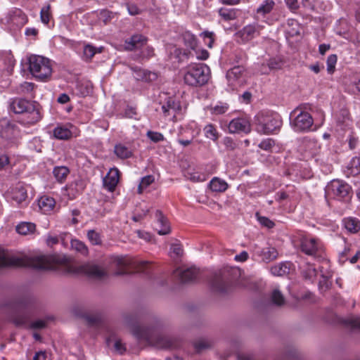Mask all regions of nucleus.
Segmentation results:
<instances>
[{
    "label": "nucleus",
    "mask_w": 360,
    "mask_h": 360,
    "mask_svg": "<svg viewBox=\"0 0 360 360\" xmlns=\"http://www.w3.org/2000/svg\"><path fill=\"white\" fill-rule=\"evenodd\" d=\"M86 187L84 180L80 177L75 179L65 186V193L69 199L73 200L81 195Z\"/></svg>",
    "instance_id": "14"
},
{
    "label": "nucleus",
    "mask_w": 360,
    "mask_h": 360,
    "mask_svg": "<svg viewBox=\"0 0 360 360\" xmlns=\"http://www.w3.org/2000/svg\"><path fill=\"white\" fill-rule=\"evenodd\" d=\"M287 24L288 26H291V27H293L291 31H289V33L292 36L300 34V26L297 20L293 19L288 20Z\"/></svg>",
    "instance_id": "51"
},
{
    "label": "nucleus",
    "mask_w": 360,
    "mask_h": 360,
    "mask_svg": "<svg viewBox=\"0 0 360 360\" xmlns=\"http://www.w3.org/2000/svg\"><path fill=\"white\" fill-rule=\"evenodd\" d=\"M330 266H326V265H322L319 267V271L321 274V276L323 278V281H319V288L321 290H327L329 288L328 280L330 278L333 276V273L330 269Z\"/></svg>",
    "instance_id": "24"
},
{
    "label": "nucleus",
    "mask_w": 360,
    "mask_h": 360,
    "mask_svg": "<svg viewBox=\"0 0 360 360\" xmlns=\"http://www.w3.org/2000/svg\"><path fill=\"white\" fill-rule=\"evenodd\" d=\"M56 201L55 200L49 196H42L39 200V207L41 212L45 214H49L52 212L55 207Z\"/></svg>",
    "instance_id": "22"
},
{
    "label": "nucleus",
    "mask_w": 360,
    "mask_h": 360,
    "mask_svg": "<svg viewBox=\"0 0 360 360\" xmlns=\"http://www.w3.org/2000/svg\"><path fill=\"white\" fill-rule=\"evenodd\" d=\"M71 248L72 250L84 256L87 255L89 253V250L86 245L83 242L77 239H73L71 240Z\"/></svg>",
    "instance_id": "37"
},
{
    "label": "nucleus",
    "mask_w": 360,
    "mask_h": 360,
    "mask_svg": "<svg viewBox=\"0 0 360 360\" xmlns=\"http://www.w3.org/2000/svg\"><path fill=\"white\" fill-rule=\"evenodd\" d=\"M69 173L68 167L65 166L55 167L53 170L54 177L60 183L63 182L66 179Z\"/></svg>",
    "instance_id": "34"
},
{
    "label": "nucleus",
    "mask_w": 360,
    "mask_h": 360,
    "mask_svg": "<svg viewBox=\"0 0 360 360\" xmlns=\"http://www.w3.org/2000/svg\"><path fill=\"white\" fill-rule=\"evenodd\" d=\"M306 109V105H301L291 112V117H295L291 121L292 127L296 131H309L313 125L314 120Z\"/></svg>",
    "instance_id": "9"
},
{
    "label": "nucleus",
    "mask_w": 360,
    "mask_h": 360,
    "mask_svg": "<svg viewBox=\"0 0 360 360\" xmlns=\"http://www.w3.org/2000/svg\"><path fill=\"white\" fill-rule=\"evenodd\" d=\"M120 178V172L117 168H112L103 178V184L109 192L115 191Z\"/></svg>",
    "instance_id": "16"
},
{
    "label": "nucleus",
    "mask_w": 360,
    "mask_h": 360,
    "mask_svg": "<svg viewBox=\"0 0 360 360\" xmlns=\"http://www.w3.org/2000/svg\"><path fill=\"white\" fill-rule=\"evenodd\" d=\"M264 27L263 25L259 23L249 24L238 31L236 35L241 39L242 42L245 43L259 35Z\"/></svg>",
    "instance_id": "13"
},
{
    "label": "nucleus",
    "mask_w": 360,
    "mask_h": 360,
    "mask_svg": "<svg viewBox=\"0 0 360 360\" xmlns=\"http://www.w3.org/2000/svg\"><path fill=\"white\" fill-rule=\"evenodd\" d=\"M54 138L58 140H68L72 137L71 131L65 127L58 126L53 131Z\"/></svg>",
    "instance_id": "33"
},
{
    "label": "nucleus",
    "mask_w": 360,
    "mask_h": 360,
    "mask_svg": "<svg viewBox=\"0 0 360 360\" xmlns=\"http://www.w3.org/2000/svg\"><path fill=\"white\" fill-rule=\"evenodd\" d=\"M15 230L19 234L27 236L35 232L36 225L32 222L22 221L16 226Z\"/></svg>",
    "instance_id": "27"
},
{
    "label": "nucleus",
    "mask_w": 360,
    "mask_h": 360,
    "mask_svg": "<svg viewBox=\"0 0 360 360\" xmlns=\"http://www.w3.org/2000/svg\"><path fill=\"white\" fill-rule=\"evenodd\" d=\"M274 144V141L272 139H265V140L262 141L259 144V147L261 149H263V150H270L272 148Z\"/></svg>",
    "instance_id": "56"
},
{
    "label": "nucleus",
    "mask_w": 360,
    "mask_h": 360,
    "mask_svg": "<svg viewBox=\"0 0 360 360\" xmlns=\"http://www.w3.org/2000/svg\"><path fill=\"white\" fill-rule=\"evenodd\" d=\"M209 186L212 191L218 193L224 192L228 188L227 183L218 177H214Z\"/></svg>",
    "instance_id": "31"
},
{
    "label": "nucleus",
    "mask_w": 360,
    "mask_h": 360,
    "mask_svg": "<svg viewBox=\"0 0 360 360\" xmlns=\"http://www.w3.org/2000/svg\"><path fill=\"white\" fill-rule=\"evenodd\" d=\"M101 16L103 18V22L106 24L113 18V13L108 10H103L101 12Z\"/></svg>",
    "instance_id": "61"
},
{
    "label": "nucleus",
    "mask_w": 360,
    "mask_h": 360,
    "mask_svg": "<svg viewBox=\"0 0 360 360\" xmlns=\"http://www.w3.org/2000/svg\"><path fill=\"white\" fill-rule=\"evenodd\" d=\"M112 263L117 267L124 269L130 264L129 259L124 257H115L112 260Z\"/></svg>",
    "instance_id": "48"
},
{
    "label": "nucleus",
    "mask_w": 360,
    "mask_h": 360,
    "mask_svg": "<svg viewBox=\"0 0 360 360\" xmlns=\"http://www.w3.org/2000/svg\"><path fill=\"white\" fill-rule=\"evenodd\" d=\"M162 110L165 116L170 115V112H176L181 110V105L179 102L174 99L169 98L165 104L162 105Z\"/></svg>",
    "instance_id": "32"
},
{
    "label": "nucleus",
    "mask_w": 360,
    "mask_h": 360,
    "mask_svg": "<svg viewBox=\"0 0 360 360\" xmlns=\"http://www.w3.org/2000/svg\"><path fill=\"white\" fill-rule=\"evenodd\" d=\"M29 70L36 79L46 81L52 74V66L49 58L41 56H31L29 58Z\"/></svg>",
    "instance_id": "7"
},
{
    "label": "nucleus",
    "mask_w": 360,
    "mask_h": 360,
    "mask_svg": "<svg viewBox=\"0 0 360 360\" xmlns=\"http://www.w3.org/2000/svg\"><path fill=\"white\" fill-rule=\"evenodd\" d=\"M300 250L305 255L314 257L318 262L329 266L323 243L318 238L302 236L300 243Z\"/></svg>",
    "instance_id": "4"
},
{
    "label": "nucleus",
    "mask_w": 360,
    "mask_h": 360,
    "mask_svg": "<svg viewBox=\"0 0 360 360\" xmlns=\"http://www.w3.org/2000/svg\"><path fill=\"white\" fill-rule=\"evenodd\" d=\"M244 72L245 68L240 65L234 66L227 71L226 79L228 80L229 85L231 86L233 89H235L244 84Z\"/></svg>",
    "instance_id": "12"
},
{
    "label": "nucleus",
    "mask_w": 360,
    "mask_h": 360,
    "mask_svg": "<svg viewBox=\"0 0 360 360\" xmlns=\"http://www.w3.org/2000/svg\"><path fill=\"white\" fill-rule=\"evenodd\" d=\"M146 136L150 140H151L154 143H158L160 141H162L164 140V136L160 132L148 131L146 134Z\"/></svg>",
    "instance_id": "50"
},
{
    "label": "nucleus",
    "mask_w": 360,
    "mask_h": 360,
    "mask_svg": "<svg viewBox=\"0 0 360 360\" xmlns=\"http://www.w3.org/2000/svg\"><path fill=\"white\" fill-rule=\"evenodd\" d=\"M83 53L86 60H90L96 54V49L90 44H87L84 46Z\"/></svg>",
    "instance_id": "47"
},
{
    "label": "nucleus",
    "mask_w": 360,
    "mask_h": 360,
    "mask_svg": "<svg viewBox=\"0 0 360 360\" xmlns=\"http://www.w3.org/2000/svg\"><path fill=\"white\" fill-rule=\"evenodd\" d=\"M67 273L82 274L94 279H103L108 276V271L102 266L94 263H86L75 266L68 263L65 264Z\"/></svg>",
    "instance_id": "8"
},
{
    "label": "nucleus",
    "mask_w": 360,
    "mask_h": 360,
    "mask_svg": "<svg viewBox=\"0 0 360 360\" xmlns=\"http://www.w3.org/2000/svg\"><path fill=\"white\" fill-rule=\"evenodd\" d=\"M175 275L179 276L182 283H189L194 280L198 276V271L195 268H188L184 270L176 269L174 271Z\"/></svg>",
    "instance_id": "19"
},
{
    "label": "nucleus",
    "mask_w": 360,
    "mask_h": 360,
    "mask_svg": "<svg viewBox=\"0 0 360 360\" xmlns=\"http://www.w3.org/2000/svg\"><path fill=\"white\" fill-rule=\"evenodd\" d=\"M233 279L228 270L216 272L211 282L212 289L220 293L229 292L233 288Z\"/></svg>",
    "instance_id": "10"
},
{
    "label": "nucleus",
    "mask_w": 360,
    "mask_h": 360,
    "mask_svg": "<svg viewBox=\"0 0 360 360\" xmlns=\"http://www.w3.org/2000/svg\"><path fill=\"white\" fill-rule=\"evenodd\" d=\"M345 228L350 233H356L360 231V220L355 217H347L343 219Z\"/></svg>",
    "instance_id": "28"
},
{
    "label": "nucleus",
    "mask_w": 360,
    "mask_h": 360,
    "mask_svg": "<svg viewBox=\"0 0 360 360\" xmlns=\"http://www.w3.org/2000/svg\"><path fill=\"white\" fill-rule=\"evenodd\" d=\"M53 259L49 255L34 257L18 256L0 252V269L4 267H32L37 269H51Z\"/></svg>",
    "instance_id": "1"
},
{
    "label": "nucleus",
    "mask_w": 360,
    "mask_h": 360,
    "mask_svg": "<svg viewBox=\"0 0 360 360\" xmlns=\"http://www.w3.org/2000/svg\"><path fill=\"white\" fill-rule=\"evenodd\" d=\"M154 180L155 179L152 175H148L143 177L138 186V193L142 194L143 190L150 186L154 181Z\"/></svg>",
    "instance_id": "40"
},
{
    "label": "nucleus",
    "mask_w": 360,
    "mask_h": 360,
    "mask_svg": "<svg viewBox=\"0 0 360 360\" xmlns=\"http://www.w3.org/2000/svg\"><path fill=\"white\" fill-rule=\"evenodd\" d=\"M114 152L115 155L121 159L129 158L133 155L131 148L122 143L116 144L115 146Z\"/></svg>",
    "instance_id": "29"
},
{
    "label": "nucleus",
    "mask_w": 360,
    "mask_h": 360,
    "mask_svg": "<svg viewBox=\"0 0 360 360\" xmlns=\"http://www.w3.org/2000/svg\"><path fill=\"white\" fill-rule=\"evenodd\" d=\"M127 8L130 15H136L141 13V10L134 4H127Z\"/></svg>",
    "instance_id": "58"
},
{
    "label": "nucleus",
    "mask_w": 360,
    "mask_h": 360,
    "mask_svg": "<svg viewBox=\"0 0 360 360\" xmlns=\"http://www.w3.org/2000/svg\"><path fill=\"white\" fill-rule=\"evenodd\" d=\"M9 162V158L7 155L0 154V170L4 169Z\"/></svg>",
    "instance_id": "60"
},
{
    "label": "nucleus",
    "mask_w": 360,
    "mask_h": 360,
    "mask_svg": "<svg viewBox=\"0 0 360 360\" xmlns=\"http://www.w3.org/2000/svg\"><path fill=\"white\" fill-rule=\"evenodd\" d=\"M184 42L186 46L191 49H195L198 44L196 37L189 31H186L182 34Z\"/></svg>",
    "instance_id": "36"
},
{
    "label": "nucleus",
    "mask_w": 360,
    "mask_h": 360,
    "mask_svg": "<svg viewBox=\"0 0 360 360\" xmlns=\"http://www.w3.org/2000/svg\"><path fill=\"white\" fill-rule=\"evenodd\" d=\"M194 346L195 349L198 352H200L203 349H206L210 347V344L205 340H199L195 343Z\"/></svg>",
    "instance_id": "59"
},
{
    "label": "nucleus",
    "mask_w": 360,
    "mask_h": 360,
    "mask_svg": "<svg viewBox=\"0 0 360 360\" xmlns=\"http://www.w3.org/2000/svg\"><path fill=\"white\" fill-rule=\"evenodd\" d=\"M114 347L115 351L120 354H124L127 350L125 345L122 343L120 339L115 340Z\"/></svg>",
    "instance_id": "53"
},
{
    "label": "nucleus",
    "mask_w": 360,
    "mask_h": 360,
    "mask_svg": "<svg viewBox=\"0 0 360 360\" xmlns=\"http://www.w3.org/2000/svg\"><path fill=\"white\" fill-rule=\"evenodd\" d=\"M10 108L15 114H22L26 124H34L41 119L40 105L36 101L16 98L11 101Z\"/></svg>",
    "instance_id": "2"
},
{
    "label": "nucleus",
    "mask_w": 360,
    "mask_h": 360,
    "mask_svg": "<svg viewBox=\"0 0 360 360\" xmlns=\"http://www.w3.org/2000/svg\"><path fill=\"white\" fill-rule=\"evenodd\" d=\"M288 8L292 12L296 11L299 8L300 5L297 0H284Z\"/></svg>",
    "instance_id": "57"
},
{
    "label": "nucleus",
    "mask_w": 360,
    "mask_h": 360,
    "mask_svg": "<svg viewBox=\"0 0 360 360\" xmlns=\"http://www.w3.org/2000/svg\"><path fill=\"white\" fill-rule=\"evenodd\" d=\"M209 52L205 49H201L196 51V58L199 60H206L209 58Z\"/></svg>",
    "instance_id": "63"
},
{
    "label": "nucleus",
    "mask_w": 360,
    "mask_h": 360,
    "mask_svg": "<svg viewBox=\"0 0 360 360\" xmlns=\"http://www.w3.org/2000/svg\"><path fill=\"white\" fill-rule=\"evenodd\" d=\"M267 66L270 70H278L281 68V61L276 58H271L267 62Z\"/></svg>",
    "instance_id": "55"
},
{
    "label": "nucleus",
    "mask_w": 360,
    "mask_h": 360,
    "mask_svg": "<svg viewBox=\"0 0 360 360\" xmlns=\"http://www.w3.org/2000/svg\"><path fill=\"white\" fill-rule=\"evenodd\" d=\"M131 333L139 340H146L148 344L158 348L167 349L173 346L172 340L162 335H155L151 328L134 325L131 328Z\"/></svg>",
    "instance_id": "5"
},
{
    "label": "nucleus",
    "mask_w": 360,
    "mask_h": 360,
    "mask_svg": "<svg viewBox=\"0 0 360 360\" xmlns=\"http://www.w3.org/2000/svg\"><path fill=\"white\" fill-rule=\"evenodd\" d=\"M155 217L157 219L158 233L160 235H167L170 233V226L167 219L164 217L162 212L160 210H156Z\"/></svg>",
    "instance_id": "20"
},
{
    "label": "nucleus",
    "mask_w": 360,
    "mask_h": 360,
    "mask_svg": "<svg viewBox=\"0 0 360 360\" xmlns=\"http://www.w3.org/2000/svg\"><path fill=\"white\" fill-rule=\"evenodd\" d=\"M345 174L347 176H354L360 174V158H353L348 163L345 169Z\"/></svg>",
    "instance_id": "23"
},
{
    "label": "nucleus",
    "mask_w": 360,
    "mask_h": 360,
    "mask_svg": "<svg viewBox=\"0 0 360 360\" xmlns=\"http://www.w3.org/2000/svg\"><path fill=\"white\" fill-rule=\"evenodd\" d=\"M85 319L90 326H97L101 321V316L100 315H86Z\"/></svg>",
    "instance_id": "52"
},
{
    "label": "nucleus",
    "mask_w": 360,
    "mask_h": 360,
    "mask_svg": "<svg viewBox=\"0 0 360 360\" xmlns=\"http://www.w3.org/2000/svg\"><path fill=\"white\" fill-rule=\"evenodd\" d=\"M17 126L7 119L0 120V136L6 140L14 139L18 134Z\"/></svg>",
    "instance_id": "15"
},
{
    "label": "nucleus",
    "mask_w": 360,
    "mask_h": 360,
    "mask_svg": "<svg viewBox=\"0 0 360 360\" xmlns=\"http://www.w3.org/2000/svg\"><path fill=\"white\" fill-rule=\"evenodd\" d=\"M148 41V38L142 34H134L124 41V49L127 51H134L144 46Z\"/></svg>",
    "instance_id": "18"
},
{
    "label": "nucleus",
    "mask_w": 360,
    "mask_h": 360,
    "mask_svg": "<svg viewBox=\"0 0 360 360\" xmlns=\"http://www.w3.org/2000/svg\"><path fill=\"white\" fill-rule=\"evenodd\" d=\"M50 11H51V6H50V4H48L47 6L43 7L40 12L41 20L43 23L46 24V25L49 24L51 17Z\"/></svg>",
    "instance_id": "41"
},
{
    "label": "nucleus",
    "mask_w": 360,
    "mask_h": 360,
    "mask_svg": "<svg viewBox=\"0 0 360 360\" xmlns=\"http://www.w3.org/2000/svg\"><path fill=\"white\" fill-rule=\"evenodd\" d=\"M258 219L262 225L269 229H271L274 226V223L267 217H260Z\"/></svg>",
    "instance_id": "62"
},
{
    "label": "nucleus",
    "mask_w": 360,
    "mask_h": 360,
    "mask_svg": "<svg viewBox=\"0 0 360 360\" xmlns=\"http://www.w3.org/2000/svg\"><path fill=\"white\" fill-rule=\"evenodd\" d=\"M12 199L18 204L22 203L27 198V190L20 184H18L11 191Z\"/></svg>",
    "instance_id": "25"
},
{
    "label": "nucleus",
    "mask_w": 360,
    "mask_h": 360,
    "mask_svg": "<svg viewBox=\"0 0 360 360\" xmlns=\"http://www.w3.org/2000/svg\"><path fill=\"white\" fill-rule=\"evenodd\" d=\"M131 70L134 72V77L137 80L149 82L156 78V75L151 72L141 69L137 66L131 67Z\"/></svg>",
    "instance_id": "21"
},
{
    "label": "nucleus",
    "mask_w": 360,
    "mask_h": 360,
    "mask_svg": "<svg viewBox=\"0 0 360 360\" xmlns=\"http://www.w3.org/2000/svg\"><path fill=\"white\" fill-rule=\"evenodd\" d=\"M259 255L263 262L269 263L277 259L278 252L275 248L269 246L263 248L261 250Z\"/></svg>",
    "instance_id": "26"
},
{
    "label": "nucleus",
    "mask_w": 360,
    "mask_h": 360,
    "mask_svg": "<svg viewBox=\"0 0 360 360\" xmlns=\"http://www.w3.org/2000/svg\"><path fill=\"white\" fill-rule=\"evenodd\" d=\"M351 186L347 183L340 180H333L327 186L328 195H333L338 200H342L349 196L351 192Z\"/></svg>",
    "instance_id": "11"
},
{
    "label": "nucleus",
    "mask_w": 360,
    "mask_h": 360,
    "mask_svg": "<svg viewBox=\"0 0 360 360\" xmlns=\"http://www.w3.org/2000/svg\"><path fill=\"white\" fill-rule=\"evenodd\" d=\"M286 265L281 264L271 268V272L274 276H282L288 273Z\"/></svg>",
    "instance_id": "44"
},
{
    "label": "nucleus",
    "mask_w": 360,
    "mask_h": 360,
    "mask_svg": "<svg viewBox=\"0 0 360 360\" xmlns=\"http://www.w3.org/2000/svg\"><path fill=\"white\" fill-rule=\"evenodd\" d=\"M255 120L257 130L266 134L276 133L282 125V120L277 113L260 112L256 115Z\"/></svg>",
    "instance_id": "6"
},
{
    "label": "nucleus",
    "mask_w": 360,
    "mask_h": 360,
    "mask_svg": "<svg viewBox=\"0 0 360 360\" xmlns=\"http://www.w3.org/2000/svg\"><path fill=\"white\" fill-rule=\"evenodd\" d=\"M302 275L305 279H312L317 275V271L314 265H308L306 269L302 271Z\"/></svg>",
    "instance_id": "45"
},
{
    "label": "nucleus",
    "mask_w": 360,
    "mask_h": 360,
    "mask_svg": "<svg viewBox=\"0 0 360 360\" xmlns=\"http://www.w3.org/2000/svg\"><path fill=\"white\" fill-rule=\"evenodd\" d=\"M275 6V2L273 0H265L257 8V13L265 16L271 12Z\"/></svg>",
    "instance_id": "35"
},
{
    "label": "nucleus",
    "mask_w": 360,
    "mask_h": 360,
    "mask_svg": "<svg viewBox=\"0 0 360 360\" xmlns=\"http://www.w3.org/2000/svg\"><path fill=\"white\" fill-rule=\"evenodd\" d=\"M338 57L335 54L330 55L326 60L327 64V72L329 74H333L335 70V65L337 63Z\"/></svg>",
    "instance_id": "42"
},
{
    "label": "nucleus",
    "mask_w": 360,
    "mask_h": 360,
    "mask_svg": "<svg viewBox=\"0 0 360 360\" xmlns=\"http://www.w3.org/2000/svg\"><path fill=\"white\" fill-rule=\"evenodd\" d=\"M228 128L229 132L232 134L240 132L248 134L251 131V125L249 120L242 117L232 120L230 122Z\"/></svg>",
    "instance_id": "17"
},
{
    "label": "nucleus",
    "mask_w": 360,
    "mask_h": 360,
    "mask_svg": "<svg viewBox=\"0 0 360 360\" xmlns=\"http://www.w3.org/2000/svg\"><path fill=\"white\" fill-rule=\"evenodd\" d=\"M238 13V10L236 8H221L218 11L219 15L225 21H231L236 19Z\"/></svg>",
    "instance_id": "30"
},
{
    "label": "nucleus",
    "mask_w": 360,
    "mask_h": 360,
    "mask_svg": "<svg viewBox=\"0 0 360 360\" xmlns=\"http://www.w3.org/2000/svg\"><path fill=\"white\" fill-rule=\"evenodd\" d=\"M205 135L207 139L216 141L219 139V133L212 124H207L204 128Z\"/></svg>",
    "instance_id": "38"
},
{
    "label": "nucleus",
    "mask_w": 360,
    "mask_h": 360,
    "mask_svg": "<svg viewBox=\"0 0 360 360\" xmlns=\"http://www.w3.org/2000/svg\"><path fill=\"white\" fill-rule=\"evenodd\" d=\"M345 323L352 328L360 330V317L348 319L345 321Z\"/></svg>",
    "instance_id": "54"
},
{
    "label": "nucleus",
    "mask_w": 360,
    "mask_h": 360,
    "mask_svg": "<svg viewBox=\"0 0 360 360\" xmlns=\"http://www.w3.org/2000/svg\"><path fill=\"white\" fill-rule=\"evenodd\" d=\"M210 76V68L204 63H191L184 69V82L189 86L201 87L205 85Z\"/></svg>",
    "instance_id": "3"
},
{
    "label": "nucleus",
    "mask_w": 360,
    "mask_h": 360,
    "mask_svg": "<svg viewBox=\"0 0 360 360\" xmlns=\"http://www.w3.org/2000/svg\"><path fill=\"white\" fill-rule=\"evenodd\" d=\"M227 107L224 105H216L212 108V112L216 115L224 114L226 112Z\"/></svg>",
    "instance_id": "64"
},
{
    "label": "nucleus",
    "mask_w": 360,
    "mask_h": 360,
    "mask_svg": "<svg viewBox=\"0 0 360 360\" xmlns=\"http://www.w3.org/2000/svg\"><path fill=\"white\" fill-rule=\"evenodd\" d=\"M271 301L276 305L281 306L284 304L285 300L279 290H274L271 295Z\"/></svg>",
    "instance_id": "46"
},
{
    "label": "nucleus",
    "mask_w": 360,
    "mask_h": 360,
    "mask_svg": "<svg viewBox=\"0 0 360 360\" xmlns=\"http://www.w3.org/2000/svg\"><path fill=\"white\" fill-rule=\"evenodd\" d=\"M200 36L204 39L205 43L209 48H212L215 39V34L213 32L205 31Z\"/></svg>",
    "instance_id": "43"
},
{
    "label": "nucleus",
    "mask_w": 360,
    "mask_h": 360,
    "mask_svg": "<svg viewBox=\"0 0 360 360\" xmlns=\"http://www.w3.org/2000/svg\"><path fill=\"white\" fill-rule=\"evenodd\" d=\"M222 143L225 146V148L228 151H234L239 148V142L234 140L233 139L226 136L223 139Z\"/></svg>",
    "instance_id": "39"
},
{
    "label": "nucleus",
    "mask_w": 360,
    "mask_h": 360,
    "mask_svg": "<svg viewBox=\"0 0 360 360\" xmlns=\"http://www.w3.org/2000/svg\"><path fill=\"white\" fill-rule=\"evenodd\" d=\"M87 237L93 245H99L101 243L99 233L94 230H89L87 233Z\"/></svg>",
    "instance_id": "49"
}]
</instances>
